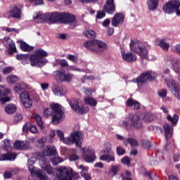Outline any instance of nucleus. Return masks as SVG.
Here are the masks:
<instances>
[{"label": "nucleus", "mask_w": 180, "mask_h": 180, "mask_svg": "<svg viewBox=\"0 0 180 180\" xmlns=\"http://www.w3.org/2000/svg\"><path fill=\"white\" fill-rule=\"evenodd\" d=\"M157 78V74L153 72H146L142 73L139 77H137L134 82L137 84H144L147 81H153Z\"/></svg>", "instance_id": "nucleus-14"}, {"label": "nucleus", "mask_w": 180, "mask_h": 180, "mask_svg": "<svg viewBox=\"0 0 180 180\" xmlns=\"http://www.w3.org/2000/svg\"><path fill=\"white\" fill-rule=\"evenodd\" d=\"M33 20L35 23H45L47 22V13L43 14V13H37L33 17Z\"/></svg>", "instance_id": "nucleus-27"}, {"label": "nucleus", "mask_w": 180, "mask_h": 180, "mask_svg": "<svg viewBox=\"0 0 180 180\" xmlns=\"http://www.w3.org/2000/svg\"><path fill=\"white\" fill-rule=\"evenodd\" d=\"M115 136L117 137V139L118 140H120V141H122L124 144V146H127V139H125L124 137H123V136L119 134H117L115 135Z\"/></svg>", "instance_id": "nucleus-55"}, {"label": "nucleus", "mask_w": 180, "mask_h": 180, "mask_svg": "<svg viewBox=\"0 0 180 180\" xmlns=\"http://www.w3.org/2000/svg\"><path fill=\"white\" fill-rule=\"evenodd\" d=\"M19 81V78L15 75H10L7 77V82L8 84H15Z\"/></svg>", "instance_id": "nucleus-47"}, {"label": "nucleus", "mask_w": 180, "mask_h": 180, "mask_svg": "<svg viewBox=\"0 0 180 180\" xmlns=\"http://www.w3.org/2000/svg\"><path fill=\"white\" fill-rule=\"evenodd\" d=\"M147 4L150 11H155L158 6V0H147Z\"/></svg>", "instance_id": "nucleus-36"}, {"label": "nucleus", "mask_w": 180, "mask_h": 180, "mask_svg": "<svg viewBox=\"0 0 180 180\" xmlns=\"http://www.w3.org/2000/svg\"><path fill=\"white\" fill-rule=\"evenodd\" d=\"M20 99L25 108H32L33 103L32 101V99H30V96H29L27 91H24L21 93L20 95Z\"/></svg>", "instance_id": "nucleus-18"}, {"label": "nucleus", "mask_w": 180, "mask_h": 180, "mask_svg": "<svg viewBox=\"0 0 180 180\" xmlns=\"http://www.w3.org/2000/svg\"><path fill=\"white\" fill-rule=\"evenodd\" d=\"M79 169H82L81 175L86 180L91 179V176H89V174H88V168L84 167V165H80L79 167Z\"/></svg>", "instance_id": "nucleus-35"}, {"label": "nucleus", "mask_w": 180, "mask_h": 180, "mask_svg": "<svg viewBox=\"0 0 180 180\" xmlns=\"http://www.w3.org/2000/svg\"><path fill=\"white\" fill-rule=\"evenodd\" d=\"M56 176L60 180H71L72 176H76V179L79 178L78 173L72 174V169L71 167H60L56 170Z\"/></svg>", "instance_id": "nucleus-6"}, {"label": "nucleus", "mask_w": 180, "mask_h": 180, "mask_svg": "<svg viewBox=\"0 0 180 180\" xmlns=\"http://www.w3.org/2000/svg\"><path fill=\"white\" fill-rule=\"evenodd\" d=\"M69 103L76 113L79 115H84V113H88L89 112V108L86 106H82V102L79 99L72 98L69 101Z\"/></svg>", "instance_id": "nucleus-10"}, {"label": "nucleus", "mask_w": 180, "mask_h": 180, "mask_svg": "<svg viewBox=\"0 0 180 180\" xmlns=\"http://www.w3.org/2000/svg\"><path fill=\"white\" fill-rule=\"evenodd\" d=\"M84 46L86 47V49H89V50L95 51V40L86 41L84 44Z\"/></svg>", "instance_id": "nucleus-39"}, {"label": "nucleus", "mask_w": 180, "mask_h": 180, "mask_svg": "<svg viewBox=\"0 0 180 180\" xmlns=\"http://www.w3.org/2000/svg\"><path fill=\"white\" fill-rule=\"evenodd\" d=\"M180 1L178 0H172L166 3L163 7V12L167 13V15H172V13H176L177 16H180Z\"/></svg>", "instance_id": "nucleus-7"}, {"label": "nucleus", "mask_w": 180, "mask_h": 180, "mask_svg": "<svg viewBox=\"0 0 180 180\" xmlns=\"http://www.w3.org/2000/svg\"><path fill=\"white\" fill-rule=\"evenodd\" d=\"M11 18H15L16 19H20L22 15V11L18 6H15L10 11Z\"/></svg>", "instance_id": "nucleus-31"}, {"label": "nucleus", "mask_w": 180, "mask_h": 180, "mask_svg": "<svg viewBox=\"0 0 180 180\" xmlns=\"http://www.w3.org/2000/svg\"><path fill=\"white\" fill-rule=\"evenodd\" d=\"M129 47L131 51L139 54L142 60H147L148 51L143 43L139 41H131Z\"/></svg>", "instance_id": "nucleus-5"}, {"label": "nucleus", "mask_w": 180, "mask_h": 180, "mask_svg": "<svg viewBox=\"0 0 180 180\" xmlns=\"http://www.w3.org/2000/svg\"><path fill=\"white\" fill-rule=\"evenodd\" d=\"M66 58H68V60H70V61H72V63H77L78 62V56H75V55H68L66 56Z\"/></svg>", "instance_id": "nucleus-51"}, {"label": "nucleus", "mask_w": 180, "mask_h": 180, "mask_svg": "<svg viewBox=\"0 0 180 180\" xmlns=\"http://www.w3.org/2000/svg\"><path fill=\"white\" fill-rule=\"evenodd\" d=\"M104 12L108 15H113L116 12V6H115V0H107L106 4L103 8Z\"/></svg>", "instance_id": "nucleus-19"}, {"label": "nucleus", "mask_w": 180, "mask_h": 180, "mask_svg": "<svg viewBox=\"0 0 180 180\" xmlns=\"http://www.w3.org/2000/svg\"><path fill=\"white\" fill-rule=\"evenodd\" d=\"M84 101L90 106H95L98 103L95 98L91 97H85Z\"/></svg>", "instance_id": "nucleus-41"}, {"label": "nucleus", "mask_w": 180, "mask_h": 180, "mask_svg": "<svg viewBox=\"0 0 180 180\" xmlns=\"http://www.w3.org/2000/svg\"><path fill=\"white\" fill-rule=\"evenodd\" d=\"M83 91H84V93L85 94V95H87V96H91V95H92V94H94V92H95V91H94V89H91L89 88H84Z\"/></svg>", "instance_id": "nucleus-58"}, {"label": "nucleus", "mask_w": 180, "mask_h": 180, "mask_svg": "<svg viewBox=\"0 0 180 180\" xmlns=\"http://www.w3.org/2000/svg\"><path fill=\"white\" fill-rule=\"evenodd\" d=\"M56 134L58 136L60 141H63L64 143V140H65V138H64V133H63V131L58 129L56 131Z\"/></svg>", "instance_id": "nucleus-57"}, {"label": "nucleus", "mask_w": 180, "mask_h": 180, "mask_svg": "<svg viewBox=\"0 0 180 180\" xmlns=\"http://www.w3.org/2000/svg\"><path fill=\"white\" fill-rule=\"evenodd\" d=\"M63 141L65 144L79 146L84 141V134L79 131H73Z\"/></svg>", "instance_id": "nucleus-8"}, {"label": "nucleus", "mask_w": 180, "mask_h": 180, "mask_svg": "<svg viewBox=\"0 0 180 180\" xmlns=\"http://www.w3.org/2000/svg\"><path fill=\"white\" fill-rule=\"evenodd\" d=\"M26 88H27V85H26V84L18 83V84H15V86H14L13 91L16 94H20V92H22V91H25V89H26Z\"/></svg>", "instance_id": "nucleus-32"}, {"label": "nucleus", "mask_w": 180, "mask_h": 180, "mask_svg": "<svg viewBox=\"0 0 180 180\" xmlns=\"http://www.w3.org/2000/svg\"><path fill=\"white\" fill-rule=\"evenodd\" d=\"M105 149L103 150V153H105L106 154H108V153H110L112 150V145L109 142H106L104 144Z\"/></svg>", "instance_id": "nucleus-50"}, {"label": "nucleus", "mask_w": 180, "mask_h": 180, "mask_svg": "<svg viewBox=\"0 0 180 180\" xmlns=\"http://www.w3.org/2000/svg\"><path fill=\"white\" fill-rule=\"evenodd\" d=\"M11 89L0 84V102H1V103H6V102L11 101V98L8 96V95H11Z\"/></svg>", "instance_id": "nucleus-16"}, {"label": "nucleus", "mask_w": 180, "mask_h": 180, "mask_svg": "<svg viewBox=\"0 0 180 180\" xmlns=\"http://www.w3.org/2000/svg\"><path fill=\"white\" fill-rule=\"evenodd\" d=\"M84 36L89 39H94V37H96V33L92 30H87L84 32Z\"/></svg>", "instance_id": "nucleus-43"}, {"label": "nucleus", "mask_w": 180, "mask_h": 180, "mask_svg": "<svg viewBox=\"0 0 180 180\" xmlns=\"http://www.w3.org/2000/svg\"><path fill=\"white\" fill-rule=\"evenodd\" d=\"M81 151L83 155L84 160L86 161V162H92L95 161V149L92 148L91 146H85L81 148Z\"/></svg>", "instance_id": "nucleus-13"}, {"label": "nucleus", "mask_w": 180, "mask_h": 180, "mask_svg": "<svg viewBox=\"0 0 180 180\" xmlns=\"http://www.w3.org/2000/svg\"><path fill=\"white\" fill-rule=\"evenodd\" d=\"M120 126H123L126 129H143V120L139 114H128L125 117V120L120 122Z\"/></svg>", "instance_id": "nucleus-4"}, {"label": "nucleus", "mask_w": 180, "mask_h": 180, "mask_svg": "<svg viewBox=\"0 0 180 180\" xmlns=\"http://www.w3.org/2000/svg\"><path fill=\"white\" fill-rule=\"evenodd\" d=\"M122 60L127 61V63H133L137 60V56L131 52L125 53L124 51H121Z\"/></svg>", "instance_id": "nucleus-26"}, {"label": "nucleus", "mask_w": 180, "mask_h": 180, "mask_svg": "<svg viewBox=\"0 0 180 180\" xmlns=\"http://www.w3.org/2000/svg\"><path fill=\"white\" fill-rule=\"evenodd\" d=\"M68 71H81V70L74 65H70L68 66Z\"/></svg>", "instance_id": "nucleus-63"}, {"label": "nucleus", "mask_w": 180, "mask_h": 180, "mask_svg": "<svg viewBox=\"0 0 180 180\" xmlns=\"http://www.w3.org/2000/svg\"><path fill=\"white\" fill-rule=\"evenodd\" d=\"M52 91L56 96H64L67 94V88L57 84H53Z\"/></svg>", "instance_id": "nucleus-24"}, {"label": "nucleus", "mask_w": 180, "mask_h": 180, "mask_svg": "<svg viewBox=\"0 0 180 180\" xmlns=\"http://www.w3.org/2000/svg\"><path fill=\"white\" fill-rule=\"evenodd\" d=\"M5 30L8 33H13V34H18V33H19V30L16 28H11L7 27H6Z\"/></svg>", "instance_id": "nucleus-53"}, {"label": "nucleus", "mask_w": 180, "mask_h": 180, "mask_svg": "<svg viewBox=\"0 0 180 180\" xmlns=\"http://www.w3.org/2000/svg\"><path fill=\"white\" fill-rule=\"evenodd\" d=\"M155 43L157 46L164 50V51H168L169 50V47H171V43L168 41V39L162 38L155 40Z\"/></svg>", "instance_id": "nucleus-21"}, {"label": "nucleus", "mask_w": 180, "mask_h": 180, "mask_svg": "<svg viewBox=\"0 0 180 180\" xmlns=\"http://www.w3.org/2000/svg\"><path fill=\"white\" fill-rule=\"evenodd\" d=\"M3 68L0 70V72H2L4 75H8V74H11L12 71H13V68L12 66L5 67L4 63H1Z\"/></svg>", "instance_id": "nucleus-38"}, {"label": "nucleus", "mask_w": 180, "mask_h": 180, "mask_svg": "<svg viewBox=\"0 0 180 180\" xmlns=\"http://www.w3.org/2000/svg\"><path fill=\"white\" fill-rule=\"evenodd\" d=\"M101 161H107L108 162H115V156L111 155H102L100 157Z\"/></svg>", "instance_id": "nucleus-40"}, {"label": "nucleus", "mask_w": 180, "mask_h": 180, "mask_svg": "<svg viewBox=\"0 0 180 180\" xmlns=\"http://www.w3.org/2000/svg\"><path fill=\"white\" fill-rule=\"evenodd\" d=\"M167 86L169 88V91L172 92V95L176 99L180 101V84L178 82H176L172 77H167L165 79Z\"/></svg>", "instance_id": "nucleus-9"}, {"label": "nucleus", "mask_w": 180, "mask_h": 180, "mask_svg": "<svg viewBox=\"0 0 180 180\" xmlns=\"http://www.w3.org/2000/svg\"><path fill=\"white\" fill-rule=\"evenodd\" d=\"M20 46L21 50H23V51H32V50H33V46H29V44L25 42H21Z\"/></svg>", "instance_id": "nucleus-42"}, {"label": "nucleus", "mask_w": 180, "mask_h": 180, "mask_svg": "<svg viewBox=\"0 0 180 180\" xmlns=\"http://www.w3.org/2000/svg\"><path fill=\"white\" fill-rule=\"evenodd\" d=\"M163 129L165 131V139L168 140V139H171V136H172V131H173L172 127L169 124L166 123L163 125Z\"/></svg>", "instance_id": "nucleus-29"}, {"label": "nucleus", "mask_w": 180, "mask_h": 180, "mask_svg": "<svg viewBox=\"0 0 180 180\" xmlns=\"http://www.w3.org/2000/svg\"><path fill=\"white\" fill-rule=\"evenodd\" d=\"M155 114H153L152 112H146L143 117V120L146 123H151L154 119H155Z\"/></svg>", "instance_id": "nucleus-37"}, {"label": "nucleus", "mask_w": 180, "mask_h": 180, "mask_svg": "<svg viewBox=\"0 0 180 180\" xmlns=\"http://www.w3.org/2000/svg\"><path fill=\"white\" fill-rule=\"evenodd\" d=\"M179 120V117L177 115H174L173 117L167 115V120H169V122H172V124H176Z\"/></svg>", "instance_id": "nucleus-44"}, {"label": "nucleus", "mask_w": 180, "mask_h": 180, "mask_svg": "<svg viewBox=\"0 0 180 180\" xmlns=\"http://www.w3.org/2000/svg\"><path fill=\"white\" fill-rule=\"evenodd\" d=\"M47 52L43 49H37L30 56L26 55H18L17 56V58L18 60H26V58H29L32 67L41 68L46 63H47V59H44V57H47Z\"/></svg>", "instance_id": "nucleus-2"}, {"label": "nucleus", "mask_w": 180, "mask_h": 180, "mask_svg": "<svg viewBox=\"0 0 180 180\" xmlns=\"http://www.w3.org/2000/svg\"><path fill=\"white\" fill-rule=\"evenodd\" d=\"M174 51L180 56V44H176L174 46Z\"/></svg>", "instance_id": "nucleus-64"}, {"label": "nucleus", "mask_w": 180, "mask_h": 180, "mask_svg": "<svg viewBox=\"0 0 180 180\" xmlns=\"http://www.w3.org/2000/svg\"><path fill=\"white\" fill-rule=\"evenodd\" d=\"M55 78L56 81H60V82H68L72 79V75L65 70H57L55 72Z\"/></svg>", "instance_id": "nucleus-15"}, {"label": "nucleus", "mask_w": 180, "mask_h": 180, "mask_svg": "<svg viewBox=\"0 0 180 180\" xmlns=\"http://www.w3.org/2000/svg\"><path fill=\"white\" fill-rule=\"evenodd\" d=\"M127 144H130L131 147H136V146H139V142L133 138H129L127 139Z\"/></svg>", "instance_id": "nucleus-46"}, {"label": "nucleus", "mask_w": 180, "mask_h": 180, "mask_svg": "<svg viewBox=\"0 0 180 180\" xmlns=\"http://www.w3.org/2000/svg\"><path fill=\"white\" fill-rule=\"evenodd\" d=\"M57 154V148L53 146H44V150L38 155V160L40 161L41 168L44 169L49 175L54 173V169L47 162V157H51Z\"/></svg>", "instance_id": "nucleus-1"}, {"label": "nucleus", "mask_w": 180, "mask_h": 180, "mask_svg": "<svg viewBox=\"0 0 180 180\" xmlns=\"http://www.w3.org/2000/svg\"><path fill=\"white\" fill-rule=\"evenodd\" d=\"M62 16L63 13H46V22L49 23H56L58 20L61 22Z\"/></svg>", "instance_id": "nucleus-22"}, {"label": "nucleus", "mask_w": 180, "mask_h": 180, "mask_svg": "<svg viewBox=\"0 0 180 180\" xmlns=\"http://www.w3.org/2000/svg\"><path fill=\"white\" fill-rule=\"evenodd\" d=\"M18 155L15 153H7L0 155V161H15Z\"/></svg>", "instance_id": "nucleus-28"}, {"label": "nucleus", "mask_w": 180, "mask_h": 180, "mask_svg": "<svg viewBox=\"0 0 180 180\" xmlns=\"http://www.w3.org/2000/svg\"><path fill=\"white\" fill-rule=\"evenodd\" d=\"M107 49L108 45L106 43L98 39H94V53H102Z\"/></svg>", "instance_id": "nucleus-23"}, {"label": "nucleus", "mask_w": 180, "mask_h": 180, "mask_svg": "<svg viewBox=\"0 0 180 180\" xmlns=\"http://www.w3.org/2000/svg\"><path fill=\"white\" fill-rule=\"evenodd\" d=\"M2 146L4 150L9 151V150H11V143H9V140L5 139L3 141Z\"/></svg>", "instance_id": "nucleus-49"}, {"label": "nucleus", "mask_w": 180, "mask_h": 180, "mask_svg": "<svg viewBox=\"0 0 180 180\" xmlns=\"http://www.w3.org/2000/svg\"><path fill=\"white\" fill-rule=\"evenodd\" d=\"M167 90L160 89L158 91V95H159L160 98H165L167 96Z\"/></svg>", "instance_id": "nucleus-56"}, {"label": "nucleus", "mask_w": 180, "mask_h": 180, "mask_svg": "<svg viewBox=\"0 0 180 180\" xmlns=\"http://www.w3.org/2000/svg\"><path fill=\"white\" fill-rule=\"evenodd\" d=\"M50 107L51 108H46L44 110V117H49L52 115L53 124H58V123L63 122V118L64 117L63 106L58 103H52Z\"/></svg>", "instance_id": "nucleus-3"}, {"label": "nucleus", "mask_w": 180, "mask_h": 180, "mask_svg": "<svg viewBox=\"0 0 180 180\" xmlns=\"http://www.w3.org/2000/svg\"><path fill=\"white\" fill-rule=\"evenodd\" d=\"M34 162H36V159L34 158H31L28 160V169L31 173V175H36L39 180H50L47 176L43 174V171L41 169H37L34 172V167H33Z\"/></svg>", "instance_id": "nucleus-11"}, {"label": "nucleus", "mask_w": 180, "mask_h": 180, "mask_svg": "<svg viewBox=\"0 0 180 180\" xmlns=\"http://www.w3.org/2000/svg\"><path fill=\"white\" fill-rule=\"evenodd\" d=\"M119 171H120V166L117 165H113L108 171V175H110V176H115L117 175V172H119Z\"/></svg>", "instance_id": "nucleus-34"}, {"label": "nucleus", "mask_w": 180, "mask_h": 180, "mask_svg": "<svg viewBox=\"0 0 180 180\" xmlns=\"http://www.w3.org/2000/svg\"><path fill=\"white\" fill-rule=\"evenodd\" d=\"M141 146L143 148H150L151 147V142L148 139H143L141 141Z\"/></svg>", "instance_id": "nucleus-48"}, {"label": "nucleus", "mask_w": 180, "mask_h": 180, "mask_svg": "<svg viewBox=\"0 0 180 180\" xmlns=\"http://www.w3.org/2000/svg\"><path fill=\"white\" fill-rule=\"evenodd\" d=\"M60 22L68 25V27L72 30L75 29V27L78 26V22L75 18V15L67 13H62V18Z\"/></svg>", "instance_id": "nucleus-12"}, {"label": "nucleus", "mask_w": 180, "mask_h": 180, "mask_svg": "<svg viewBox=\"0 0 180 180\" xmlns=\"http://www.w3.org/2000/svg\"><path fill=\"white\" fill-rule=\"evenodd\" d=\"M33 117L35 119L37 124H38L41 129H43V121L41 120V117L37 114H34Z\"/></svg>", "instance_id": "nucleus-45"}, {"label": "nucleus", "mask_w": 180, "mask_h": 180, "mask_svg": "<svg viewBox=\"0 0 180 180\" xmlns=\"http://www.w3.org/2000/svg\"><path fill=\"white\" fill-rule=\"evenodd\" d=\"M51 162L53 165H57L58 164H60V162H63V158L60 157H55L51 159Z\"/></svg>", "instance_id": "nucleus-52"}, {"label": "nucleus", "mask_w": 180, "mask_h": 180, "mask_svg": "<svg viewBox=\"0 0 180 180\" xmlns=\"http://www.w3.org/2000/svg\"><path fill=\"white\" fill-rule=\"evenodd\" d=\"M126 105L129 108H131V106H134V109L135 110H139V109H140V103H139L138 101H136V100H134L133 98H128L126 102Z\"/></svg>", "instance_id": "nucleus-30"}, {"label": "nucleus", "mask_w": 180, "mask_h": 180, "mask_svg": "<svg viewBox=\"0 0 180 180\" xmlns=\"http://www.w3.org/2000/svg\"><path fill=\"white\" fill-rule=\"evenodd\" d=\"M58 63L61 67H68V62L65 59L59 60Z\"/></svg>", "instance_id": "nucleus-60"}, {"label": "nucleus", "mask_w": 180, "mask_h": 180, "mask_svg": "<svg viewBox=\"0 0 180 180\" xmlns=\"http://www.w3.org/2000/svg\"><path fill=\"white\" fill-rule=\"evenodd\" d=\"M3 44L8 49V54H13L16 51V46L15 45V42L12 40V39L9 37H4L2 39Z\"/></svg>", "instance_id": "nucleus-17"}, {"label": "nucleus", "mask_w": 180, "mask_h": 180, "mask_svg": "<svg viewBox=\"0 0 180 180\" xmlns=\"http://www.w3.org/2000/svg\"><path fill=\"white\" fill-rule=\"evenodd\" d=\"M30 147V143L27 141L17 140L13 143L15 150H27Z\"/></svg>", "instance_id": "nucleus-25"}, {"label": "nucleus", "mask_w": 180, "mask_h": 180, "mask_svg": "<svg viewBox=\"0 0 180 180\" xmlns=\"http://www.w3.org/2000/svg\"><path fill=\"white\" fill-rule=\"evenodd\" d=\"M5 112L8 115H13L16 112V105L15 104H8L5 107Z\"/></svg>", "instance_id": "nucleus-33"}, {"label": "nucleus", "mask_w": 180, "mask_h": 180, "mask_svg": "<svg viewBox=\"0 0 180 180\" xmlns=\"http://www.w3.org/2000/svg\"><path fill=\"white\" fill-rule=\"evenodd\" d=\"M22 119H23V117H22V114L20 113H17L14 116V122H15V123L20 122Z\"/></svg>", "instance_id": "nucleus-59"}, {"label": "nucleus", "mask_w": 180, "mask_h": 180, "mask_svg": "<svg viewBox=\"0 0 180 180\" xmlns=\"http://www.w3.org/2000/svg\"><path fill=\"white\" fill-rule=\"evenodd\" d=\"M117 155H124L126 150L122 146H117L116 149Z\"/></svg>", "instance_id": "nucleus-54"}, {"label": "nucleus", "mask_w": 180, "mask_h": 180, "mask_svg": "<svg viewBox=\"0 0 180 180\" xmlns=\"http://www.w3.org/2000/svg\"><path fill=\"white\" fill-rule=\"evenodd\" d=\"M123 22H124V15L122 13H116L111 19L112 26L114 27H117Z\"/></svg>", "instance_id": "nucleus-20"}, {"label": "nucleus", "mask_w": 180, "mask_h": 180, "mask_svg": "<svg viewBox=\"0 0 180 180\" xmlns=\"http://www.w3.org/2000/svg\"><path fill=\"white\" fill-rule=\"evenodd\" d=\"M12 172H11V170L8 171H6L4 172V176L5 179H9L10 178L12 177Z\"/></svg>", "instance_id": "nucleus-62"}, {"label": "nucleus", "mask_w": 180, "mask_h": 180, "mask_svg": "<svg viewBox=\"0 0 180 180\" xmlns=\"http://www.w3.org/2000/svg\"><path fill=\"white\" fill-rule=\"evenodd\" d=\"M121 162L124 165H129L130 164V158L129 157H124L121 160Z\"/></svg>", "instance_id": "nucleus-61"}]
</instances>
